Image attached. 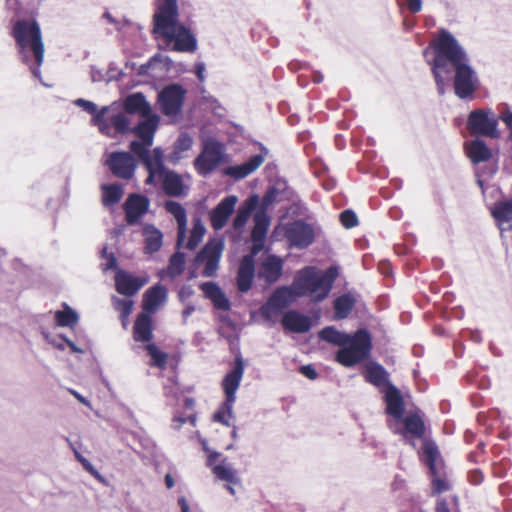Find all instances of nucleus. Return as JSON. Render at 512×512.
<instances>
[{"label": "nucleus", "mask_w": 512, "mask_h": 512, "mask_svg": "<svg viewBox=\"0 0 512 512\" xmlns=\"http://www.w3.org/2000/svg\"><path fill=\"white\" fill-rule=\"evenodd\" d=\"M434 57L429 62L440 96L446 93L449 75L453 76L455 95L461 100H471L480 88V78L471 64V58L458 41L447 29H440L437 38L431 43Z\"/></svg>", "instance_id": "obj_1"}, {"label": "nucleus", "mask_w": 512, "mask_h": 512, "mask_svg": "<svg viewBox=\"0 0 512 512\" xmlns=\"http://www.w3.org/2000/svg\"><path fill=\"white\" fill-rule=\"evenodd\" d=\"M179 0H159L153 15L152 33L177 52L192 53L197 49L196 37L179 21Z\"/></svg>", "instance_id": "obj_2"}, {"label": "nucleus", "mask_w": 512, "mask_h": 512, "mask_svg": "<svg viewBox=\"0 0 512 512\" xmlns=\"http://www.w3.org/2000/svg\"><path fill=\"white\" fill-rule=\"evenodd\" d=\"M319 338L340 347L335 360L345 367H353L370 357L372 337L366 328L348 334L333 326H327L319 332Z\"/></svg>", "instance_id": "obj_3"}, {"label": "nucleus", "mask_w": 512, "mask_h": 512, "mask_svg": "<svg viewBox=\"0 0 512 512\" xmlns=\"http://www.w3.org/2000/svg\"><path fill=\"white\" fill-rule=\"evenodd\" d=\"M19 56L29 65L33 76L42 81L40 67L44 60V43L40 25L37 21L19 20L12 30Z\"/></svg>", "instance_id": "obj_4"}, {"label": "nucleus", "mask_w": 512, "mask_h": 512, "mask_svg": "<svg viewBox=\"0 0 512 512\" xmlns=\"http://www.w3.org/2000/svg\"><path fill=\"white\" fill-rule=\"evenodd\" d=\"M338 275L339 268L335 265L325 270L307 266L296 273L294 288L298 290V297H308L311 302L317 304L329 296Z\"/></svg>", "instance_id": "obj_5"}, {"label": "nucleus", "mask_w": 512, "mask_h": 512, "mask_svg": "<svg viewBox=\"0 0 512 512\" xmlns=\"http://www.w3.org/2000/svg\"><path fill=\"white\" fill-rule=\"evenodd\" d=\"M159 121L160 117L152 113L142 117L138 124L131 128L130 132H133L140 139L130 142L129 147L133 155L136 157L152 155L150 148L153 144Z\"/></svg>", "instance_id": "obj_6"}, {"label": "nucleus", "mask_w": 512, "mask_h": 512, "mask_svg": "<svg viewBox=\"0 0 512 512\" xmlns=\"http://www.w3.org/2000/svg\"><path fill=\"white\" fill-rule=\"evenodd\" d=\"M499 117L490 108L472 110L467 119V129L471 134L496 139L500 137Z\"/></svg>", "instance_id": "obj_7"}, {"label": "nucleus", "mask_w": 512, "mask_h": 512, "mask_svg": "<svg viewBox=\"0 0 512 512\" xmlns=\"http://www.w3.org/2000/svg\"><path fill=\"white\" fill-rule=\"evenodd\" d=\"M320 232L316 224L307 223L298 219L285 225L284 236L291 248L305 249L309 247Z\"/></svg>", "instance_id": "obj_8"}, {"label": "nucleus", "mask_w": 512, "mask_h": 512, "mask_svg": "<svg viewBox=\"0 0 512 512\" xmlns=\"http://www.w3.org/2000/svg\"><path fill=\"white\" fill-rule=\"evenodd\" d=\"M421 460L428 467L434 492L442 493L448 489L446 481L441 477L442 460L437 445L429 440L423 441Z\"/></svg>", "instance_id": "obj_9"}, {"label": "nucleus", "mask_w": 512, "mask_h": 512, "mask_svg": "<svg viewBox=\"0 0 512 512\" xmlns=\"http://www.w3.org/2000/svg\"><path fill=\"white\" fill-rule=\"evenodd\" d=\"M294 281L290 286L275 289L267 302L260 308L261 315L268 321L274 322V316L290 305L298 297Z\"/></svg>", "instance_id": "obj_10"}, {"label": "nucleus", "mask_w": 512, "mask_h": 512, "mask_svg": "<svg viewBox=\"0 0 512 512\" xmlns=\"http://www.w3.org/2000/svg\"><path fill=\"white\" fill-rule=\"evenodd\" d=\"M245 365L241 354L235 357L232 369L224 376L222 380V389L225 394L224 408L228 410V415H233V406L236 401V392L240 386L244 375Z\"/></svg>", "instance_id": "obj_11"}, {"label": "nucleus", "mask_w": 512, "mask_h": 512, "mask_svg": "<svg viewBox=\"0 0 512 512\" xmlns=\"http://www.w3.org/2000/svg\"><path fill=\"white\" fill-rule=\"evenodd\" d=\"M224 147L215 140H207L202 152L194 160V166L202 176L210 174L223 161Z\"/></svg>", "instance_id": "obj_12"}, {"label": "nucleus", "mask_w": 512, "mask_h": 512, "mask_svg": "<svg viewBox=\"0 0 512 512\" xmlns=\"http://www.w3.org/2000/svg\"><path fill=\"white\" fill-rule=\"evenodd\" d=\"M186 90L180 84H169L158 94L161 112L167 117L177 116L183 107Z\"/></svg>", "instance_id": "obj_13"}, {"label": "nucleus", "mask_w": 512, "mask_h": 512, "mask_svg": "<svg viewBox=\"0 0 512 512\" xmlns=\"http://www.w3.org/2000/svg\"><path fill=\"white\" fill-rule=\"evenodd\" d=\"M105 165L108 166L111 173L121 179H131L137 167L133 155L129 152L116 151L108 155Z\"/></svg>", "instance_id": "obj_14"}, {"label": "nucleus", "mask_w": 512, "mask_h": 512, "mask_svg": "<svg viewBox=\"0 0 512 512\" xmlns=\"http://www.w3.org/2000/svg\"><path fill=\"white\" fill-rule=\"evenodd\" d=\"M117 292L126 297L135 295L148 281V276H134L122 269H118L114 277Z\"/></svg>", "instance_id": "obj_15"}, {"label": "nucleus", "mask_w": 512, "mask_h": 512, "mask_svg": "<svg viewBox=\"0 0 512 512\" xmlns=\"http://www.w3.org/2000/svg\"><path fill=\"white\" fill-rule=\"evenodd\" d=\"M403 429L389 425L396 434H401L404 441L415 447L414 439H421L425 433V425L418 414H411L406 417L403 416Z\"/></svg>", "instance_id": "obj_16"}, {"label": "nucleus", "mask_w": 512, "mask_h": 512, "mask_svg": "<svg viewBox=\"0 0 512 512\" xmlns=\"http://www.w3.org/2000/svg\"><path fill=\"white\" fill-rule=\"evenodd\" d=\"M270 218L265 212H258L254 216V227L251 232V255L256 256L265 248Z\"/></svg>", "instance_id": "obj_17"}, {"label": "nucleus", "mask_w": 512, "mask_h": 512, "mask_svg": "<svg viewBox=\"0 0 512 512\" xmlns=\"http://www.w3.org/2000/svg\"><path fill=\"white\" fill-rule=\"evenodd\" d=\"M149 206L150 201L146 196L136 193L129 195L123 205L127 223L136 224L147 213Z\"/></svg>", "instance_id": "obj_18"}, {"label": "nucleus", "mask_w": 512, "mask_h": 512, "mask_svg": "<svg viewBox=\"0 0 512 512\" xmlns=\"http://www.w3.org/2000/svg\"><path fill=\"white\" fill-rule=\"evenodd\" d=\"M237 200L235 195H229L222 199L210 212V222L214 230H221L226 225L235 209Z\"/></svg>", "instance_id": "obj_19"}, {"label": "nucleus", "mask_w": 512, "mask_h": 512, "mask_svg": "<svg viewBox=\"0 0 512 512\" xmlns=\"http://www.w3.org/2000/svg\"><path fill=\"white\" fill-rule=\"evenodd\" d=\"M381 392L384 394L386 413L396 421L402 420L405 407L400 390L394 384H388Z\"/></svg>", "instance_id": "obj_20"}, {"label": "nucleus", "mask_w": 512, "mask_h": 512, "mask_svg": "<svg viewBox=\"0 0 512 512\" xmlns=\"http://www.w3.org/2000/svg\"><path fill=\"white\" fill-rule=\"evenodd\" d=\"M148 171L145 183L152 185L157 177L162 182V171L164 168V152L161 147H156L152 151V155L137 157Z\"/></svg>", "instance_id": "obj_21"}, {"label": "nucleus", "mask_w": 512, "mask_h": 512, "mask_svg": "<svg viewBox=\"0 0 512 512\" xmlns=\"http://www.w3.org/2000/svg\"><path fill=\"white\" fill-rule=\"evenodd\" d=\"M162 171V189L164 193L171 197H182L187 195L189 186L183 181V177L165 166Z\"/></svg>", "instance_id": "obj_22"}, {"label": "nucleus", "mask_w": 512, "mask_h": 512, "mask_svg": "<svg viewBox=\"0 0 512 512\" xmlns=\"http://www.w3.org/2000/svg\"><path fill=\"white\" fill-rule=\"evenodd\" d=\"M167 294V288L161 284L150 287L143 294V312L147 314L155 313L167 301Z\"/></svg>", "instance_id": "obj_23"}, {"label": "nucleus", "mask_w": 512, "mask_h": 512, "mask_svg": "<svg viewBox=\"0 0 512 512\" xmlns=\"http://www.w3.org/2000/svg\"><path fill=\"white\" fill-rule=\"evenodd\" d=\"M111 110L104 116V121L109 128V134H105L108 137H116L117 135H124L130 132V120L126 112H115L113 106H110Z\"/></svg>", "instance_id": "obj_24"}, {"label": "nucleus", "mask_w": 512, "mask_h": 512, "mask_svg": "<svg viewBox=\"0 0 512 512\" xmlns=\"http://www.w3.org/2000/svg\"><path fill=\"white\" fill-rule=\"evenodd\" d=\"M281 323L285 330L299 334L308 332L312 327L311 319L297 310L284 313Z\"/></svg>", "instance_id": "obj_25"}, {"label": "nucleus", "mask_w": 512, "mask_h": 512, "mask_svg": "<svg viewBox=\"0 0 512 512\" xmlns=\"http://www.w3.org/2000/svg\"><path fill=\"white\" fill-rule=\"evenodd\" d=\"M74 104L83 108L86 112L93 116L92 123L98 127L102 134H109V128L104 121V116L111 110L110 106H103L100 110H98V107L94 102L82 98L75 100Z\"/></svg>", "instance_id": "obj_26"}, {"label": "nucleus", "mask_w": 512, "mask_h": 512, "mask_svg": "<svg viewBox=\"0 0 512 512\" xmlns=\"http://www.w3.org/2000/svg\"><path fill=\"white\" fill-rule=\"evenodd\" d=\"M206 233V228L201 220V218L196 217L193 219V226L192 230L190 232V236L188 239L186 237L184 238V242L179 244L178 239L176 240V246L178 251H176L172 256H185L184 253H182L181 249H186L189 251L195 250L200 242L202 241L204 235Z\"/></svg>", "instance_id": "obj_27"}, {"label": "nucleus", "mask_w": 512, "mask_h": 512, "mask_svg": "<svg viewBox=\"0 0 512 512\" xmlns=\"http://www.w3.org/2000/svg\"><path fill=\"white\" fill-rule=\"evenodd\" d=\"M264 159L262 154L253 155L242 164L227 167L224 170V174L235 180H241L257 170L263 164Z\"/></svg>", "instance_id": "obj_28"}, {"label": "nucleus", "mask_w": 512, "mask_h": 512, "mask_svg": "<svg viewBox=\"0 0 512 512\" xmlns=\"http://www.w3.org/2000/svg\"><path fill=\"white\" fill-rule=\"evenodd\" d=\"M124 111L127 114H138L144 117L152 114V108L146 97L141 92H136L128 95L123 102Z\"/></svg>", "instance_id": "obj_29"}, {"label": "nucleus", "mask_w": 512, "mask_h": 512, "mask_svg": "<svg viewBox=\"0 0 512 512\" xmlns=\"http://www.w3.org/2000/svg\"><path fill=\"white\" fill-rule=\"evenodd\" d=\"M255 258H242L237 274V288L240 292H248L255 275Z\"/></svg>", "instance_id": "obj_30"}, {"label": "nucleus", "mask_w": 512, "mask_h": 512, "mask_svg": "<svg viewBox=\"0 0 512 512\" xmlns=\"http://www.w3.org/2000/svg\"><path fill=\"white\" fill-rule=\"evenodd\" d=\"M491 213L501 231L512 228V199L496 203Z\"/></svg>", "instance_id": "obj_31"}, {"label": "nucleus", "mask_w": 512, "mask_h": 512, "mask_svg": "<svg viewBox=\"0 0 512 512\" xmlns=\"http://www.w3.org/2000/svg\"><path fill=\"white\" fill-rule=\"evenodd\" d=\"M165 209L170 213L177 222L178 243L184 242L185 234L187 232V213L181 203L168 200L165 202Z\"/></svg>", "instance_id": "obj_32"}, {"label": "nucleus", "mask_w": 512, "mask_h": 512, "mask_svg": "<svg viewBox=\"0 0 512 512\" xmlns=\"http://www.w3.org/2000/svg\"><path fill=\"white\" fill-rule=\"evenodd\" d=\"M201 290L203 291L205 297L212 301L216 309L222 311H228L230 309L229 299L216 283H203L201 285Z\"/></svg>", "instance_id": "obj_33"}, {"label": "nucleus", "mask_w": 512, "mask_h": 512, "mask_svg": "<svg viewBox=\"0 0 512 512\" xmlns=\"http://www.w3.org/2000/svg\"><path fill=\"white\" fill-rule=\"evenodd\" d=\"M283 264V258H264L258 275L264 278L266 282L274 283L282 275Z\"/></svg>", "instance_id": "obj_34"}, {"label": "nucleus", "mask_w": 512, "mask_h": 512, "mask_svg": "<svg viewBox=\"0 0 512 512\" xmlns=\"http://www.w3.org/2000/svg\"><path fill=\"white\" fill-rule=\"evenodd\" d=\"M152 318L151 314L140 313L134 323L133 337L137 342H149L152 339Z\"/></svg>", "instance_id": "obj_35"}, {"label": "nucleus", "mask_w": 512, "mask_h": 512, "mask_svg": "<svg viewBox=\"0 0 512 512\" xmlns=\"http://www.w3.org/2000/svg\"><path fill=\"white\" fill-rule=\"evenodd\" d=\"M146 253L153 254L160 250L163 244V234L154 225L146 224L142 230Z\"/></svg>", "instance_id": "obj_36"}, {"label": "nucleus", "mask_w": 512, "mask_h": 512, "mask_svg": "<svg viewBox=\"0 0 512 512\" xmlns=\"http://www.w3.org/2000/svg\"><path fill=\"white\" fill-rule=\"evenodd\" d=\"M365 379L367 382L381 390H383V386L385 388L388 386V384H392L389 381L388 372L382 365L378 363H371L366 367Z\"/></svg>", "instance_id": "obj_37"}, {"label": "nucleus", "mask_w": 512, "mask_h": 512, "mask_svg": "<svg viewBox=\"0 0 512 512\" xmlns=\"http://www.w3.org/2000/svg\"><path fill=\"white\" fill-rule=\"evenodd\" d=\"M193 139L188 133H181L173 145V151L168 155V161L176 165L183 157L184 153L191 149Z\"/></svg>", "instance_id": "obj_38"}, {"label": "nucleus", "mask_w": 512, "mask_h": 512, "mask_svg": "<svg viewBox=\"0 0 512 512\" xmlns=\"http://www.w3.org/2000/svg\"><path fill=\"white\" fill-rule=\"evenodd\" d=\"M467 154L474 164L488 161L491 157V150L481 139H475L467 147Z\"/></svg>", "instance_id": "obj_39"}, {"label": "nucleus", "mask_w": 512, "mask_h": 512, "mask_svg": "<svg viewBox=\"0 0 512 512\" xmlns=\"http://www.w3.org/2000/svg\"><path fill=\"white\" fill-rule=\"evenodd\" d=\"M354 306L355 299L351 294L346 293L337 297L334 300V318L336 320H342L347 318L350 312L353 310Z\"/></svg>", "instance_id": "obj_40"}, {"label": "nucleus", "mask_w": 512, "mask_h": 512, "mask_svg": "<svg viewBox=\"0 0 512 512\" xmlns=\"http://www.w3.org/2000/svg\"><path fill=\"white\" fill-rule=\"evenodd\" d=\"M213 474L217 479L226 481L229 484L240 483V478L237 475V471L227 464V458L224 457L220 464L213 466Z\"/></svg>", "instance_id": "obj_41"}, {"label": "nucleus", "mask_w": 512, "mask_h": 512, "mask_svg": "<svg viewBox=\"0 0 512 512\" xmlns=\"http://www.w3.org/2000/svg\"><path fill=\"white\" fill-rule=\"evenodd\" d=\"M56 324L60 327H74L79 321L78 313L68 304L63 303V310H57L54 314Z\"/></svg>", "instance_id": "obj_42"}, {"label": "nucleus", "mask_w": 512, "mask_h": 512, "mask_svg": "<svg viewBox=\"0 0 512 512\" xmlns=\"http://www.w3.org/2000/svg\"><path fill=\"white\" fill-rule=\"evenodd\" d=\"M102 199L105 206H112L120 201L124 194L122 185L108 184L102 186Z\"/></svg>", "instance_id": "obj_43"}, {"label": "nucleus", "mask_w": 512, "mask_h": 512, "mask_svg": "<svg viewBox=\"0 0 512 512\" xmlns=\"http://www.w3.org/2000/svg\"><path fill=\"white\" fill-rule=\"evenodd\" d=\"M185 269V258H170V264L166 270H161L159 276L163 278L165 275L171 279L179 276Z\"/></svg>", "instance_id": "obj_44"}, {"label": "nucleus", "mask_w": 512, "mask_h": 512, "mask_svg": "<svg viewBox=\"0 0 512 512\" xmlns=\"http://www.w3.org/2000/svg\"><path fill=\"white\" fill-rule=\"evenodd\" d=\"M113 306L115 310L120 312V317L122 319L123 325H126V320L128 319L129 315L132 312L133 308V301L130 299H121L118 297L112 298Z\"/></svg>", "instance_id": "obj_45"}, {"label": "nucleus", "mask_w": 512, "mask_h": 512, "mask_svg": "<svg viewBox=\"0 0 512 512\" xmlns=\"http://www.w3.org/2000/svg\"><path fill=\"white\" fill-rule=\"evenodd\" d=\"M146 350L151 357V365L159 368H165L167 364V354L161 351L155 344L149 343L146 345Z\"/></svg>", "instance_id": "obj_46"}, {"label": "nucleus", "mask_w": 512, "mask_h": 512, "mask_svg": "<svg viewBox=\"0 0 512 512\" xmlns=\"http://www.w3.org/2000/svg\"><path fill=\"white\" fill-rule=\"evenodd\" d=\"M252 212V207H241L238 209L236 216L233 219V229L237 233H241L242 229L244 228L245 224L247 223L250 215Z\"/></svg>", "instance_id": "obj_47"}, {"label": "nucleus", "mask_w": 512, "mask_h": 512, "mask_svg": "<svg viewBox=\"0 0 512 512\" xmlns=\"http://www.w3.org/2000/svg\"><path fill=\"white\" fill-rule=\"evenodd\" d=\"M222 252V241L219 239H213L208 241L196 256H221Z\"/></svg>", "instance_id": "obj_48"}, {"label": "nucleus", "mask_w": 512, "mask_h": 512, "mask_svg": "<svg viewBox=\"0 0 512 512\" xmlns=\"http://www.w3.org/2000/svg\"><path fill=\"white\" fill-rule=\"evenodd\" d=\"M206 259V263L204 266V269L202 271V275L205 277H212L214 276L215 272L219 268V260L220 258H195V260L198 262L199 260Z\"/></svg>", "instance_id": "obj_49"}, {"label": "nucleus", "mask_w": 512, "mask_h": 512, "mask_svg": "<svg viewBox=\"0 0 512 512\" xmlns=\"http://www.w3.org/2000/svg\"><path fill=\"white\" fill-rule=\"evenodd\" d=\"M180 391L176 383L170 382L164 386V396L167 398L169 404L177 402Z\"/></svg>", "instance_id": "obj_50"}, {"label": "nucleus", "mask_w": 512, "mask_h": 512, "mask_svg": "<svg viewBox=\"0 0 512 512\" xmlns=\"http://www.w3.org/2000/svg\"><path fill=\"white\" fill-rule=\"evenodd\" d=\"M340 220L342 225L347 228H353L358 224V218L354 211L345 210L340 214Z\"/></svg>", "instance_id": "obj_51"}, {"label": "nucleus", "mask_w": 512, "mask_h": 512, "mask_svg": "<svg viewBox=\"0 0 512 512\" xmlns=\"http://www.w3.org/2000/svg\"><path fill=\"white\" fill-rule=\"evenodd\" d=\"M232 417H233V415L232 416L228 415V410L226 408H224V402H223L221 404L220 408L218 409V411L215 412L213 419L215 422H219L227 427H230L231 423H230L229 419Z\"/></svg>", "instance_id": "obj_52"}, {"label": "nucleus", "mask_w": 512, "mask_h": 512, "mask_svg": "<svg viewBox=\"0 0 512 512\" xmlns=\"http://www.w3.org/2000/svg\"><path fill=\"white\" fill-rule=\"evenodd\" d=\"M41 333H42L43 337L45 338V340L47 342H49L50 344H52L55 348H57L59 350H64L65 349L66 343L63 340V338L60 337V335H58L56 337H52L50 335V333L47 332L46 330H42Z\"/></svg>", "instance_id": "obj_53"}, {"label": "nucleus", "mask_w": 512, "mask_h": 512, "mask_svg": "<svg viewBox=\"0 0 512 512\" xmlns=\"http://www.w3.org/2000/svg\"><path fill=\"white\" fill-rule=\"evenodd\" d=\"M187 421H189L191 423L192 426L195 425L196 423V417L195 415H190V416H187V417H184V416H175L172 420V428L173 429H176V430H179L181 428V426L186 423Z\"/></svg>", "instance_id": "obj_54"}, {"label": "nucleus", "mask_w": 512, "mask_h": 512, "mask_svg": "<svg viewBox=\"0 0 512 512\" xmlns=\"http://www.w3.org/2000/svg\"><path fill=\"white\" fill-rule=\"evenodd\" d=\"M406 7L412 14H417L422 10L423 0H405Z\"/></svg>", "instance_id": "obj_55"}, {"label": "nucleus", "mask_w": 512, "mask_h": 512, "mask_svg": "<svg viewBox=\"0 0 512 512\" xmlns=\"http://www.w3.org/2000/svg\"><path fill=\"white\" fill-rule=\"evenodd\" d=\"M300 373L303 374L305 377H307L310 380H314L318 376L317 371L310 364L301 366Z\"/></svg>", "instance_id": "obj_56"}, {"label": "nucleus", "mask_w": 512, "mask_h": 512, "mask_svg": "<svg viewBox=\"0 0 512 512\" xmlns=\"http://www.w3.org/2000/svg\"><path fill=\"white\" fill-rule=\"evenodd\" d=\"M378 270L381 274L388 276L392 274V266L388 259H382L378 262Z\"/></svg>", "instance_id": "obj_57"}, {"label": "nucleus", "mask_w": 512, "mask_h": 512, "mask_svg": "<svg viewBox=\"0 0 512 512\" xmlns=\"http://www.w3.org/2000/svg\"><path fill=\"white\" fill-rule=\"evenodd\" d=\"M194 72L198 78L199 81L203 82L206 78L205 72H206V65L203 62H197L195 64Z\"/></svg>", "instance_id": "obj_58"}, {"label": "nucleus", "mask_w": 512, "mask_h": 512, "mask_svg": "<svg viewBox=\"0 0 512 512\" xmlns=\"http://www.w3.org/2000/svg\"><path fill=\"white\" fill-rule=\"evenodd\" d=\"M108 261L102 265V269L104 272H107L109 270H114L115 274L117 273L119 266L117 263V258H107Z\"/></svg>", "instance_id": "obj_59"}, {"label": "nucleus", "mask_w": 512, "mask_h": 512, "mask_svg": "<svg viewBox=\"0 0 512 512\" xmlns=\"http://www.w3.org/2000/svg\"><path fill=\"white\" fill-rule=\"evenodd\" d=\"M483 478V474L480 470H473L469 473V480L473 485L482 483Z\"/></svg>", "instance_id": "obj_60"}, {"label": "nucleus", "mask_w": 512, "mask_h": 512, "mask_svg": "<svg viewBox=\"0 0 512 512\" xmlns=\"http://www.w3.org/2000/svg\"><path fill=\"white\" fill-rule=\"evenodd\" d=\"M277 190L275 188H269L264 195L263 202L265 205H270L276 200Z\"/></svg>", "instance_id": "obj_61"}, {"label": "nucleus", "mask_w": 512, "mask_h": 512, "mask_svg": "<svg viewBox=\"0 0 512 512\" xmlns=\"http://www.w3.org/2000/svg\"><path fill=\"white\" fill-rule=\"evenodd\" d=\"M221 457V453L217 451H210L207 454V466L213 469V466H216V461Z\"/></svg>", "instance_id": "obj_62"}, {"label": "nucleus", "mask_w": 512, "mask_h": 512, "mask_svg": "<svg viewBox=\"0 0 512 512\" xmlns=\"http://www.w3.org/2000/svg\"><path fill=\"white\" fill-rule=\"evenodd\" d=\"M499 119H501L505 123V125L508 127V129L512 133V111H510V110L504 111L500 115Z\"/></svg>", "instance_id": "obj_63"}, {"label": "nucleus", "mask_w": 512, "mask_h": 512, "mask_svg": "<svg viewBox=\"0 0 512 512\" xmlns=\"http://www.w3.org/2000/svg\"><path fill=\"white\" fill-rule=\"evenodd\" d=\"M61 338L65 341L66 345L72 350L74 353H83L84 350L79 348L73 341L69 340L65 335L61 334Z\"/></svg>", "instance_id": "obj_64"}]
</instances>
